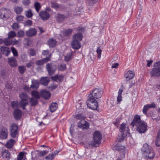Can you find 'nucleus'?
<instances>
[{
    "label": "nucleus",
    "mask_w": 160,
    "mask_h": 160,
    "mask_svg": "<svg viewBox=\"0 0 160 160\" xmlns=\"http://www.w3.org/2000/svg\"><path fill=\"white\" fill-rule=\"evenodd\" d=\"M31 154L32 160H40L39 158L40 156L38 153V151L32 152Z\"/></svg>",
    "instance_id": "nucleus-23"
},
{
    "label": "nucleus",
    "mask_w": 160,
    "mask_h": 160,
    "mask_svg": "<svg viewBox=\"0 0 160 160\" xmlns=\"http://www.w3.org/2000/svg\"><path fill=\"white\" fill-rule=\"evenodd\" d=\"M55 157L54 154L53 153H50L45 157L46 160H53Z\"/></svg>",
    "instance_id": "nucleus-42"
},
{
    "label": "nucleus",
    "mask_w": 160,
    "mask_h": 160,
    "mask_svg": "<svg viewBox=\"0 0 160 160\" xmlns=\"http://www.w3.org/2000/svg\"><path fill=\"white\" fill-rule=\"evenodd\" d=\"M155 104L154 103H153L150 104H147L144 106L142 111L145 114H147V112L148 110L150 108H155Z\"/></svg>",
    "instance_id": "nucleus-20"
},
{
    "label": "nucleus",
    "mask_w": 160,
    "mask_h": 160,
    "mask_svg": "<svg viewBox=\"0 0 160 160\" xmlns=\"http://www.w3.org/2000/svg\"><path fill=\"white\" fill-rule=\"evenodd\" d=\"M128 128L126 127L125 124L122 123L121 125L120 131L121 133L127 134L128 132Z\"/></svg>",
    "instance_id": "nucleus-21"
},
{
    "label": "nucleus",
    "mask_w": 160,
    "mask_h": 160,
    "mask_svg": "<svg viewBox=\"0 0 160 160\" xmlns=\"http://www.w3.org/2000/svg\"><path fill=\"white\" fill-rule=\"evenodd\" d=\"M19 97L21 100L19 102L20 107L25 109V107L28 104V97L25 92H23L20 94Z\"/></svg>",
    "instance_id": "nucleus-3"
},
{
    "label": "nucleus",
    "mask_w": 160,
    "mask_h": 160,
    "mask_svg": "<svg viewBox=\"0 0 160 160\" xmlns=\"http://www.w3.org/2000/svg\"><path fill=\"white\" fill-rule=\"evenodd\" d=\"M18 24L16 23H13L12 25V28L13 29H17L18 28Z\"/></svg>",
    "instance_id": "nucleus-61"
},
{
    "label": "nucleus",
    "mask_w": 160,
    "mask_h": 160,
    "mask_svg": "<svg viewBox=\"0 0 160 160\" xmlns=\"http://www.w3.org/2000/svg\"><path fill=\"white\" fill-rule=\"evenodd\" d=\"M127 134H124L121 133V136H119L118 138V140L119 142H121L122 141L125 137L126 136Z\"/></svg>",
    "instance_id": "nucleus-49"
},
{
    "label": "nucleus",
    "mask_w": 160,
    "mask_h": 160,
    "mask_svg": "<svg viewBox=\"0 0 160 160\" xmlns=\"http://www.w3.org/2000/svg\"><path fill=\"white\" fill-rule=\"evenodd\" d=\"M72 53L71 52H69L64 57V60L66 61H68L70 60L72 58Z\"/></svg>",
    "instance_id": "nucleus-41"
},
{
    "label": "nucleus",
    "mask_w": 160,
    "mask_h": 160,
    "mask_svg": "<svg viewBox=\"0 0 160 160\" xmlns=\"http://www.w3.org/2000/svg\"><path fill=\"white\" fill-rule=\"evenodd\" d=\"M34 6L36 11L38 12L41 7L40 3L38 2H35L34 4Z\"/></svg>",
    "instance_id": "nucleus-46"
},
{
    "label": "nucleus",
    "mask_w": 160,
    "mask_h": 160,
    "mask_svg": "<svg viewBox=\"0 0 160 160\" xmlns=\"http://www.w3.org/2000/svg\"><path fill=\"white\" fill-rule=\"evenodd\" d=\"M102 51L100 48L98 47L97 50V52L98 54V57L99 58H100L101 57Z\"/></svg>",
    "instance_id": "nucleus-55"
},
{
    "label": "nucleus",
    "mask_w": 160,
    "mask_h": 160,
    "mask_svg": "<svg viewBox=\"0 0 160 160\" xmlns=\"http://www.w3.org/2000/svg\"><path fill=\"white\" fill-rule=\"evenodd\" d=\"M9 12V11L6 9H3L0 10V18H3L5 17L6 15V12Z\"/></svg>",
    "instance_id": "nucleus-33"
},
{
    "label": "nucleus",
    "mask_w": 160,
    "mask_h": 160,
    "mask_svg": "<svg viewBox=\"0 0 160 160\" xmlns=\"http://www.w3.org/2000/svg\"><path fill=\"white\" fill-rule=\"evenodd\" d=\"M24 157V153L21 152L18 155L17 157L18 160H22Z\"/></svg>",
    "instance_id": "nucleus-54"
},
{
    "label": "nucleus",
    "mask_w": 160,
    "mask_h": 160,
    "mask_svg": "<svg viewBox=\"0 0 160 160\" xmlns=\"http://www.w3.org/2000/svg\"><path fill=\"white\" fill-rule=\"evenodd\" d=\"M11 50L14 56H18V52L15 48L12 47Z\"/></svg>",
    "instance_id": "nucleus-56"
},
{
    "label": "nucleus",
    "mask_w": 160,
    "mask_h": 160,
    "mask_svg": "<svg viewBox=\"0 0 160 160\" xmlns=\"http://www.w3.org/2000/svg\"><path fill=\"white\" fill-rule=\"evenodd\" d=\"M30 54L31 56H35L36 55V51L34 49H31L30 50Z\"/></svg>",
    "instance_id": "nucleus-58"
},
{
    "label": "nucleus",
    "mask_w": 160,
    "mask_h": 160,
    "mask_svg": "<svg viewBox=\"0 0 160 160\" xmlns=\"http://www.w3.org/2000/svg\"><path fill=\"white\" fill-rule=\"evenodd\" d=\"M13 114L15 118L16 119H18L21 117L22 112L18 109H16L14 110Z\"/></svg>",
    "instance_id": "nucleus-24"
},
{
    "label": "nucleus",
    "mask_w": 160,
    "mask_h": 160,
    "mask_svg": "<svg viewBox=\"0 0 160 160\" xmlns=\"http://www.w3.org/2000/svg\"><path fill=\"white\" fill-rule=\"evenodd\" d=\"M14 142L15 140L11 139L7 142L6 147L8 148H11L12 147Z\"/></svg>",
    "instance_id": "nucleus-31"
},
{
    "label": "nucleus",
    "mask_w": 160,
    "mask_h": 160,
    "mask_svg": "<svg viewBox=\"0 0 160 160\" xmlns=\"http://www.w3.org/2000/svg\"><path fill=\"white\" fill-rule=\"evenodd\" d=\"M50 81V78L48 77L41 78L40 81V83L44 85L47 86Z\"/></svg>",
    "instance_id": "nucleus-22"
},
{
    "label": "nucleus",
    "mask_w": 160,
    "mask_h": 160,
    "mask_svg": "<svg viewBox=\"0 0 160 160\" xmlns=\"http://www.w3.org/2000/svg\"><path fill=\"white\" fill-rule=\"evenodd\" d=\"M40 17L44 20L48 19L50 17V15L48 12L46 11L41 12L39 13Z\"/></svg>",
    "instance_id": "nucleus-17"
},
{
    "label": "nucleus",
    "mask_w": 160,
    "mask_h": 160,
    "mask_svg": "<svg viewBox=\"0 0 160 160\" xmlns=\"http://www.w3.org/2000/svg\"><path fill=\"white\" fill-rule=\"evenodd\" d=\"M156 145L157 146H160V130H159L157 138L156 140Z\"/></svg>",
    "instance_id": "nucleus-39"
},
{
    "label": "nucleus",
    "mask_w": 160,
    "mask_h": 160,
    "mask_svg": "<svg viewBox=\"0 0 160 160\" xmlns=\"http://www.w3.org/2000/svg\"><path fill=\"white\" fill-rule=\"evenodd\" d=\"M24 17L23 16L20 15H18L16 17V20L18 22L23 21Z\"/></svg>",
    "instance_id": "nucleus-48"
},
{
    "label": "nucleus",
    "mask_w": 160,
    "mask_h": 160,
    "mask_svg": "<svg viewBox=\"0 0 160 160\" xmlns=\"http://www.w3.org/2000/svg\"><path fill=\"white\" fill-rule=\"evenodd\" d=\"M72 32V30L71 29H68L64 31L63 35L65 36H68Z\"/></svg>",
    "instance_id": "nucleus-43"
},
{
    "label": "nucleus",
    "mask_w": 160,
    "mask_h": 160,
    "mask_svg": "<svg viewBox=\"0 0 160 160\" xmlns=\"http://www.w3.org/2000/svg\"><path fill=\"white\" fill-rule=\"evenodd\" d=\"M41 95L44 99H48L50 97L51 94L49 91L44 89L41 91Z\"/></svg>",
    "instance_id": "nucleus-14"
},
{
    "label": "nucleus",
    "mask_w": 160,
    "mask_h": 160,
    "mask_svg": "<svg viewBox=\"0 0 160 160\" xmlns=\"http://www.w3.org/2000/svg\"><path fill=\"white\" fill-rule=\"evenodd\" d=\"M24 35V33L22 31H18V36L19 37H22Z\"/></svg>",
    "instance_id": "nucleus-57"
},
{
    "label": "nucleus",
    "mask_w": 160,
    "mask_h": 160,
    "mask_svg": "<svg viewBox=\"0 0 160 160\" xmlns=\"http://www.w3.org/2000/svg\"><path fill=\"white\" fill-rule=\"evenodd\" d=\"M39 81L38 80H32V84L30 86L32 88L37 89L39 86Z\"/></svg>",
    "instance_id": "nucleus-26"
},
{
    "label": "nucleus",
    "mask_w": 160,
    "mask_h": 160,
    "mask_svg": "<svg viewBox=\"0 0 160 160\" xmlns=\"http://www.w3.org/2000/svg\"><path fill=\"white\" fill-rule=\"evenodd\" d=\"M143 121H142L140 119V116L138 115H135L134 116V118L131 123V125L133 127L136 126L137 127L138 125L141 123V122Z\"/></svg>",
    "instance_id": "nucleus-10"
},
{
    "label": "nucleus",
    "mask_w": 160,
    "mask_h": 160,
    "mask_svg": "<svg viewBox=\"0 0 160 160\" xmlns=\"http://www.w3.org/2000/svg\"><path fill=\"white\" fill-rule=\"evenodd\" d=\"M37 33V31L34 28H30L26 31V34L29 37H32L35 36Z\"/></svg>",
    "instance_id": "nucleus-16"
},
{
    "label": "nucleus",
    "mask_w": 160,
    "mask_h": 160,
    "mask_svg": "<svg viewBox=\"0 0 160 160\" xmlns=\"http://www.w3.org/2000/svg\"><path fill=\"white\" fill-rule=\"evenodd\" d=\"M51 7L55 9L59 8H61V5L57 3L54 2H51Z\"/></svg>",
    "instance_id": "nucleus-38"
},
{
    "label": "nucleus",
    "mask_w": 160,
    "mask_h": 160,
    "mask_svg": "<svg viewBox=\"0 0 160 160\" xmlns=\"http://www.w3.org/2000/svg\"><path fill=\"white\" fill-rule=\"evenodd\" d=\"M101 138V133L99 131H95L93 135V141L90 142L89 144L93 146L98 147L101 143L100 140Z\"/></svg>",
    "instance_id": "nucleus-2"
},
{
    "label": "nucleus",
    "mask_w": 160,
    "mask_h": 160,
    "mask_svg": "<svg viewBox=\"0 0 160 160\" xmlns=\"http://www.w3.org/2000/svg\"><path fill=\"white\" fill-rule=\"evenodd\" d=\"M30 3V0H23V3L25 5H28Z\"/></svg>",
    "instance_id": "nucleus-59"
},
{
    "label": "nucleus",
    "mask_w": 160,
    "mask_h": 160,
    "mask_svg": "<svg viewBox=\"0 0 160 160\" xmlns=\"http://www.w3.org/2000/svg\"><path fill=\"white\" fill-rule=\"evenodd\" d=\"M25 14L26 16L28 18H31L32 17L33 14L32 13L31 10L29 9L26 11L25 12Z\"/></svg>",
    "instance_id": "nucleus-45"
},
{
    "label": "nucleus",
    "mask_w": 160,
    "mask_h": 160,
    "mask_svg": "<svg viewBox=\"0 0 160 160\" xmlns=\"http://www.w3.org/2000/svg\"><path fill=\"white\" fill-rule=\"evenodd\" d=\"M1 50L2 53L6 56H8L11 52L9 48L4 46L1 47Z\"/></svg>",
    "instance_id": "nucleus-19"
},
{
    "label": "nucleus",
    "mask_w": 160,
    "mask_h": 160,
    "mask_svg": "<svg viewBox=\"0 0 160 160\" xmlns=\"http://www.w3.org/2000/svg\"><path fill=\"white\" fill-rule=\"evenodd\" d=\"M78 126L83 129H87L89 128V124L85 120H82L78 123Z\"/></svg>",
    "instance_id": "nucleus-11"
},
{
    "label": "nucleus",
    "mask_w": 160,
    "mask_h": 160,
    "mask_svg": "<svg viewBox=\"0 0 160 160\" xmlns=\"http://www.w3.org/2000/svg\"><path fill=\"white\" fill-rule=\"evenodd\" d=\"M63 76L62 75H56L54 77H51V79L52 80L57 82H61L63 79Z\"/></svg>",
    "instance_id": "nucleus-30"
},
{
    "label": "nucleus",
    "mask_w": 160,
    "mask_h": 160,
    "mask_svg": "<svg viewBox=\"0 0 160 160\" xmlns=\"http://www.w3.org/2000/svg\"><path fill=\"white\" fill-rule=\"evenodd\" d=\"M82 38V34L80 33H77L75 34L73 37L72 39L80 42L81 41Z\"/></svg>",
    "instance_id": "nucleus-27"
},
{
    "label": "nucleus",
    "mask_w": 160,
    "mask_h": 160,
    "mask_svg": "<svg viewBox=\"0 0 160 160\" xmlns=\"http://www.w3.org/2000/svg\"><path fill=\"white\" fill-rule=\"evenodd\" d=\"M134 72L133 71H128L125 75V77L127 81L133 78L134 76Z\"/></svg>",
    "instance_id": "nucleus-18"
},
{
    "label": "nucleus",
    "mask_w": 160,
    "mask_h": 160,
    "mask_svg": "<svg viewBox=\"0 0 160 160\" xmlns=\"http://www.w3.org/2000/svg\"><path fill=\"white\" fill-rule=\"evenodd\" d=\"M8 62L9 65L12 67H15L17 65L16 60L13 57H12L8 59Z\"/></svg>",
    "instance_id": "nucleus-28"
},
{
    "label": "nucleus",
    "mask_w": 160,
    "mask_h": 160,
    "mask_svg": "<svg viewBox=\"0 0 160 160\" xmlns=\"http://www.w3.org/2000/svg\"><path fill=\"white\" fill-rule=\"evenodd\" d=\"M72 48L75 49H78L81 47V45L78 41L72 39L71 43Z\"/></svg>",
    "instance_id": "nucleus-13"
},
{
    "label": "nucleus",
    "mask_w": 160,
    "mask_h": 160,
    "mask_svg": "<svg viewBox=\"0 0 160 160\" xmlns=\"http://www.w3.org/2000/svg\"><path fill=\"white\" fill-rule=\"evenodd\" d=\"M10 155V153L8 150H5L2 153V156L3 158H9Z\"/></svg>",
    "instance_id": "nucleus-35"
},
{
    "label": "nucleus",
    "mask_w": 160,
    "mask_h": 160,
    "mask_svg": "<svg viewBox=\"0 0 160 160\" xmlns=\"http://www.w3.org/2000/svg\"><path fill=\"white\" fill-rule=\"evenodd\" d=\"M11 105L12 107L13 108L20 107L19 103H18V102L17 101L12 102L11 103Z\"/></svg>",
    "instance_id": "nucleus-44"
},
{
    "label": "nucleus",
    "mask_w": 160,
    "mask_h": 160,
    "mask_svg": "<svg viewBox=\"0 0 160 160\" xmlns=\"http://www.w3.org/2000/svg\"><path fill=\"white\" fill-rule=\"evenodd\" d=\"M66 18V17L63 14H57L56 16L57 21L60 22L62 21Z\"/></svg>",
    "instance_id": "nucleus-29"
},
{
    "label": "nucleus",
    "mask_w": 160,
    "mask_h": 160,
    "mask_svg": "<svg viewBox=\"0 0 160 160\" xmlns=\"http://www.w3.org/2000/svg\"><path fill=\"white\" fill-rule=\"evenodd\" d=\"M142 154L144 156L149 159L153 158L155 156V153L151 147L147 143L143 144L141 149Z\"/></svg>",
    "instance_id": "nucleus-1"
},
{
    "label": "nucleus",
    "mask_w": 160,
    "mask_h": 160,
    "mask_svg": "<svg viewBox=\"0 0 160 160\" xmlns=\"http://www.w3.org/2000/svg\"><path fill=\"white\" fill-rule=\"evenodd\" d=\"M32 21L31 20H27L25 22V24L26 25L31 26L32 24Z\"/></svg>",
    "instance_id": "nucleus-60"
},
{
    "label": "nucleus",
    "mask_w": 160,
    "mask_h": 160,
    "mask_svg": "<svg viewBox=\"0 0 160 160\" xmlns=\"http://www.w3.org/2000/svg\"><path fill=\"white\" fill-rule=\"evenodd\" d=\"M4 43L7 46H9L13 43V42L8 37L4 39Z\"/></svg>",
    "instance_id": "nucleus-36"
},
{
    "label": "nucleus",
    "mask_w": 160,
    "mask_h": 160,
    "mask_svg": "<svg viewBox=\"0 0 160 160\" xmlns=\"http://www.w3.org/2000/svg\"><path fill=\"white\" fill-rule=\"evenodd\" d=\"M58 68L60 71H63L66 68V65L64 64H60L58 66Z\"/></svg>",
    "instance_id": "nucleus-50"
},
{
    "label": "nucleus",
    "mask_w": 160,
    "mask_h": 160,
    "mask_svg": "<svg viewBox=\"0 0 160 160\" xmlns=\"http://www.w3.org/2000/svg\"><path fill=\"white\" fill-rule=\"evenodd\" d=\"M37 99L34 98H30L29 101V102L32 106H34L36 105L38 103V100Z\"/></svg>",
    "instance_id": "nucleus-37"
},
{
    "label": "nucleus",
    "mask_w": 160,
    "mask_h": 160,
    "mask_svg": "<svg viewBox=\"0 0 160 160\" xmlns=\"http://www.w3.org/2000/svg\"><path fill=\"white\" fill-rule=\"evenodd\" d=\"M32 95L36 99H39L40 98V95L39 92L36 90H33L31 92Z\"/></svg>",
    "instance_id": "nucleus-32"
},
{
    "label": "nucleus",
    "mask_w": 160,
    "mask_h": 160,
    "mask_svg": "<svg viewBox=\"0 0 160 160\" xmlns=\"http://www.w3.org/2000/svg\"><path fill=\"white\" fill-rule=\"evenodd\" d=\"M155 68H153L151 72V74L154 76H160V61L155 63Z\"/></svg>",
    "instance_id": "nucleus-6"
},
{
    "label": "nucleus",
    "mask_w": 160,
    "mask_h": 160,
    "mask_svg": "<svg viewBox=\"0 0 160 160\" xmlns=\"http://www.w3.org/2000/svg\"><path fill=\"white\" fill-rule=\"evenodd\" d=\"M47 44L50 48L55 47L57 44V41L54 39H49L47 42Z\"/></svg>",
    "instance_id": "nucleus-25"
},
{
    "label": "nucleus",
    "mask_w": 160,
    "mask_h": 160,
    "mask_svg": "<svg viewBox=\"0 0 160 160\" xmlns=\"http://www.w3.org/2000/svg\"><path fill=\"white\" fill-rule=\"evenodd\" d=\"M8 134V132L7 129L3 128L0 131V139H6Z\"/></svg>",
    "instance_id": "nucleus-15"
},
{
    "label": "nucleus",
    "mask_w": 160,
    "mask_h": 160,
    "mask_svg": "<svg viewBox=\"0 0 160 160\" xmlns=\"http://www.w3.org/2000/svg\"><path fill=\"white\" fill-rule=\"evenodd\" d=\"M102 94V92L100 89L95 88L93 90L89 95V98L95 100L100 98Z\"/></svg>",
    "instance_id": "nucleus-4"
},
{
    "label": "nucleus",
    "mask_w": 160,
    "mask_h": 160,
    "mask_svg": "<svg viewBox=\"0 0 160 160\" xmlns=\"http://www.w3.org/2000/svg\"><path fill=\"white\" fill-rule=\"evenodd\" d=\"M49 152L48 150H43L42 151H39L38 153L40 157L43 156L45 155Z\"/></svg>",
    "instance_id": "nucleus-47"
},
{
    "label": "nucleus",
    "mask_w": 160,
    "mask_h": 160,
    "mask_svg": "<svg viewBox=\"0 0 160 160\" xmlns=\"http://www.w3.org/2000/svg\"><path fill=\"white\" fill-rule=\"evenodd\" d=\"M8 37L10 38L15 37L16 36V34L14 31H10L8 33Z\"/></svg>",
    "instance_id": "nucleus-51"
},
{
    "label": "nucleus",
    "mask_w": 160,
    "mask_h": 160,
    "mask_svg": "<svg viewBox=\"0 0 160 160\" xmlns=\"http://www.w3.org/2000/svg\"><path fill=\"white\" fill-rule=\"evenodd\" d=\"M49 52L48 50H43L42 52V54L44 56H46L48 54Z\"/></svg>",
    "instance_id": "nucleus-63"
},
{
    "label": "nucleus",
    "mask_w": 160,
    "mask_h": 160,
    "mask_svg": "<svg viewBox=\"0 0 160 160\" xmlns=\"http://www.w3.org/2000/svg\"><path fill=\"white\" fill-rule=\"evenodd\" d=\"M18 69L20 72L21 74H23L26 70V68L24 66H20L19 67Z\"/></svg>",
    "instance_id": "nucleus-53"
},
{
    "label": "nucleus",
    "mask_w": 160,
    "mask_h": 160,
    "mask_svg": "<svg viewBox=\"0 0 160 160\" xmlns=\"http://www.w3.org/2000/svg\"><path fill=\"white\" fill-rule=\"evenodd\" d=\"M87 103L88 106L92 109H97L98 107L97 101L92 98H89L87 101Z\"/></svg>",
    "instance_id": "nucleus-5"
},
{
    "label": "nucleus",
    "mask_w": 160,
    "mask_h": 160,
    "mask_svg": "<svg viewBox=\"0 0 160 160\" xmlns=\"http://www.w3.org/2000/svg\"><path fill=\"white\" fill-rule=\"evenodd\" d=\"M75 118L78 119H80L81 120H84V117L82 114H77L75 116Z\"/></svg>",
    "instance_id": "nucleus-52"
},
{
    "label": "nucleus",
    "mask_w": 160,
    "mask_h": 160,
    "mask_svg": "<svg viewBox=\"0 0 160 160\" xmlns=\"http://www.w3.org/2000/svg\"><path fill=\"white\" fill-rule=\"evenodd\" d=\"M136 127L137 130L140 133H145L147 129V124L144 122H141Z\"/></svg>",
    "instance_id": "nucleus-7"
},
{
    "label": "nucleus",
    "mask_w": 160,
    "mask_h": 160,
    "mask_svg": "<svg viewBox=\"0 0 160 160\" xmlns=\"http://www.w3.org/2000/svg\"><path fill=\"white\" fill-rule=\"evenodd\" d=\"M18 127L17 125L15 124L12 123L10 127L11 131V135L12 137L13 138H15L17 134V131Z\"/></svg>",
    "instance_id": "nucleus-8"
},
{
    "label": "nucleus",
    "mask_w": 160,
    "mask_h": 160,
    "mask_svg": "<svg viewBox=\"0 0 160 160\" xmlns=\"http://www.w3.org/2000/svg\"><path fill=\"white\" fill-rule=\"evenodd\" d=\"M51 56L52 54H50L48 57L37 61L36 62V64L38 65H43L44 63L50 60Z\"/></svg>",
    "instance_id": "nucleus-12"
},
{
    "label": "nucleus",
    "mask_w": 160,
    "mask_h": 160,
    "mask_svg": "<svg viewBox=\"0 0 160 160\" xmlns=\"http://www.w3.org/2000/svg\"><path fill=\"white\" fill-rule=\"evenodd\" d=\"M58 104L56 103H52L50 106L51 112H53L55 111L57 108Z\"/></svg>",
    "instance_id": "nucleus-34"
},
{
    "label": "nucleus",
    "mask_w": 160,
    "mask_h": 160,
    "mask_svg": "<svg viewBox=\"0 0 160 160\" xmlns=\"http://www.w3.org/2000/svg\"><path fill=\"white\" fill-rule=\"evenodd\" d=\"M123 87L122 86L119 89L118 92V94L121 95H122V92L123 91Z\"/></svg>",
    "instance_id": "nucleus-62"
},
{
    "label": "nucleus",
    "mask_w": 160,
    "mask_h": 160,
    "mask_svg": "<svg viewBox=\"0 0 160 160\" xmlns=\"http://www.w3.org/2000/svg\"><path fill=\"white\" fill-rule=\"evenodd\" d=\"M23 9L22 7H16L14 9V11L17 14H20L23 11Z\"/></svg>",
    "instance_id": "nucleus-40"
},
{
    "label": "nucleus",
    "mask_w": 160,
    "mask_h": 160,
    "mask_svg": "<svg viewBox=\"0 0 160 160\" xmlns=\"http://www.w3.org/2000/svg\"><path fill=\"white\" fill-rule=\"evenodd\" d=\"M46 67L48 73L50 75H52L56 70V67L52 63L47 64L46 65Z\"/></svg>",
    "instance_id": "nucleus-9"
},
{
    "label": "nucleus",
    "mask_w": 160,
    "mask_h": 160,
    "mask_svg": "<svg viewBox=\"0 0 160 160\" xmlns=\"http://www.w3.org/2000/svg\"><path fill=\"white\" fill-rule=\"evenodd\" d=\"M119 66V64L118 63H113L112 66V68H117Z\"/></svg>",
    "instance_id": "nucleus-64"
}]
</instances>
